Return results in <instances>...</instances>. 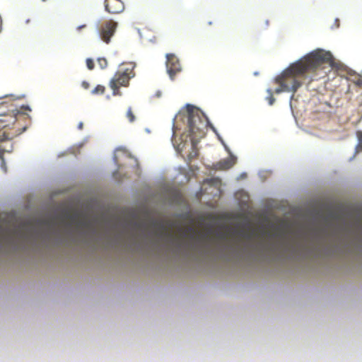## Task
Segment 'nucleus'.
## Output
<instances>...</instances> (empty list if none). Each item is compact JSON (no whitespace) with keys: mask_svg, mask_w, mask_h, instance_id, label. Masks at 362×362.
Returning <instances> with one entry per match:
<instances>
[{"mask_svg":"<svg viewBox=\"0 0 362 362\" xmlns=\"http://www.w3.org/2000/svg\"><path fill=\"white\" fill-rule=\"evenodd\" d=\"M332 62V55L329 52L323 49H316L305 55L283 71L281 76L275 78V83L285 87L286 92L296 93L306 79L305 74L313 75L308 80V83L317 80L318 72L322 71L325 64Z\"/></svg>","mask_w":362,"mask_h":362,"instance_id":"1","label":"nucleus"},{"mask_svg":"<svg viewBox=\"0 0 362 362\" xmlns=\"http://www.w3.org/2000/svg\"><path fill=\"white\" fill-rule=\"evenodd\" d=\"M188 113V129L192 146L205 136L209 120L204 114L192 105H187Z\"/></svg>","mask_w":362,"mask_h":362,"instance_id":"2","label":"nucleus"},{"mask_svg":"<svg viewBox=\"0 0 362 362\" xmlns=\"http://www.w3.org/2000/svg\"><path fill=\"white\" fill-rule=\"evenodd\" d=\"M129 76L124 74H121L117 71L112 78L110 81V87L112 90L114 95H119V88L121 86H127L129 85Z\"/></svg>","mask_w":362,"mask_h":362,"instance_id":"3","label":"nucleus"},{"mask_svg":"<svg viewBox=\"0 0 362 362\" xmlns=\"http://www.w3.org/2000/svg\"><path fill=\"white\" fill-rule=\"evenodd\" d=\"M166 68L168 74L171 79H174L175 76L180 73L182 67L177 57L173 54H168L166 55Z\"/></svg>","mask_w":362,"mask_h":362,"instance_id":"4","label":"nucleus"},{"mask_svg":"<svg viewBox=\"0 0 362 362\" xmlns=\"http://www.w3.org/2000/svg\"><path fill=\"white\" fill-rule=\"evenodd\" d=\"M117 28V23L113 21H107L105 22L100 29V36L105 42L109 43L111 37L114 35Z\"/></svg>","mask_w":362,"mask_h":362,"instance_id":"5","label":"nucleus"},{"mask_svg":"<svg viewBox=\"0 0 362 362\" xmlns=\"http://www.w3.org/2000/svg\"><path fill=\"white\" fill-rule=\"evenodd\" d=\"M21 114V112L17 109L12 110L10 113L0 112V116L2 117L0 119V122L4 124V127H8L10 124H15L18 119V116Z\"/></svg>","mask_w":362,"mask_h":362,"instance_id":"6","label":"nucleus"},{"mask_svg":"<svg viewBox=\"0 0 362 362\" xmlns=\"http://www.w3.org/2000/svg\"><path fill=\"white\" fill-rule=\"evenodd\" d=\"M105 9L110 13H119L124 10V4L120 0H106Z\"/></svg>","mask_w":362,"mask_h":362,"instance_id":"7","label":"nucleus"},{"mask_svg":"<svg viewBox=\"0 0 362 362\" xmlns=\"http://www.w3.org/2000/svg\"><path fill=\"white\" fill-rule=\"evenodd\" d=\"M200 233L197 232L194 228L189 227L181 233L182 238H189L191 240H195L198 238L203 237Z\"/></svg>","mask_w":362,"mask_h":362,"instance_id":"8","label":"nucleus"},{"mask_svg":"<svg viewBox=\"0 0 362 362\" xmlns=\"http://www.w3.org/2000/svg\"><path fill=\"white\" fill-rule=\"evenodd\" d=\"M234 165L233 159H224L214 164V169L216 170H225L230 168Z\"/></svg>","mask_w":362,"mask_h":362,"instance_id":"9","label":"nucleus"},{"mask_svg":"<svg viewBox=\"0 0 362 362\" xmlns=\"http://www.w3.org/2000/svg\"><path fill=\"white\" fill-rule=\"evenodd\" d=\"M68 221L70 224L77 223L79 227H82L85 225V223L82 220H79L78 217L76 214H65L62 218V221L65 222Z\"/></svg>","mask_w":362,"mask_h":362,"instance_id":"10","label":"nucleus"},{"mask_svg":"<svg viewBox=\"0 0 362 362\" xmlns=\"http://www.w3.org/2000/svg\"><path fill=\"white\" fill-rule=\"evenodd\" d=\"M117 71L119 73H121V74H124L126 76H128L129 79L134 77V74L133 73V66H132L131 65L129 66V67H127L125 69L120 68V69Z\"/></svg>","mask_w":362,"mask_h":362,"instance_id":"11","label":"nucleus"},{"mask_svg":"<svg viewBox=\"0 0 362 362\" xmlns=\"http://www.w3.org/2000/svg\"><path fill=\"white\" fill-rule=\"evenodd\" d=\"M105 91V87L102 85H98L93 90L92 94L93 95H102Z\"/></svg>","mask_w":362,"mask_h":362,"instance_id":"12","label":"nucleus"},{"mask_svg":"<svg viewBox=\"0 0 362 362\" xmlns=\"http://www.w3.org/2000/svg\"><path fill=\"white\" fill-rule=\"evenodd\" d=\"M351 81L358 86H362V76L359 74L352 75Z\"/></svg>","mask_w":362,"mask_h":362,"instance_id":"13","label":"nucleus"},{"mask_svg":"<svg viewBox=\"0 0 362 362\" xmlns=\"http://www.w3.org/2000/svg\"><path fill=\"white\" fill-rule=\"evenodd\" d=\"M127 117L128 118L130 122H133L135 121V116L133 113L132 107H129L127 112Z\"/></svg>","mask_w":362,"mask_h":362,"instance_id":"14","label":"nucleus"},{"mask_svg":"<svg viewBox=\"0 0 362 362\" xmlns=\"http://www.w3.org/2000/svg\"><path fill=\"white\" fill-rule=\"evenodd\" d=\"M98 64L101 69H105L107 66V62L105 58H98Z\"/></svg>","mask_w":362,"mask_h":362,"instance_id":"15","label":"nucleus"},{"mask_svg":"<svg viewBox=\"0 0 362 362\" xmlns=\"http://www.w3.org/2000/svg\"><path fill=\"white\" fill-rule=\"evenodd\" d=\"M268 93H269V95L267 97V100L269 101V104L270 105H272L275 101V98L273 96V93L271 90H268Z\"/></svg>","mask_w":362,"mask_h":362,"instance_id":"16","label":"nucleus"},{"mask_svg":"<svg viewBox=\"0 0 362 362\" xmlns=\"http://www.w3.org/2000/svg\"><path fill=\"white\" fill-rule=\"evenodd\" d=\"M86 66L88 69L92 70L94 68V62L91 59H86Z\"/></svg>","mask_w":362,"mask_h":362,"instance_id":"17","label":"nucleus"},{"mask_svg":"<svg viewBox=\"0 0 362 362\" xmlns=\"http://www.w3.org/2000/svg\"><path fill=\"white\" fill-rule=\"evenodd\" d=\"M160 228L162 233H164L165 235H166L169 237H173V233L170 232H168L163 225H160Z\"/></svg>","mask_w":362,"mask_h":362,"instance_id":"18","label":"nucleus"},{"mask_svg":"<svg viewBox=\"0 0 362 362\" xmlns=\"http://www.w3.org/2000/svg\"><path fill=\"white\" fill-rule=\"evenodd\" d=\"M285 87L283 86L282 85H279V87L276 88V90H274V93H276V94H279L281 92H286L285 91Z\"/></svg>","mask_w":362,"mask_h":362,"instance_id":"19","label":"nucleus"},{"mask_svg":"<svg viewBox=\"0 0 362 362\" xmlns=\"http://www.w3.org/2000/svg\"><path fill=\"white\" fill-rule=\"evenodd\" d=\"M8 233V231L6 230H4L1 226H0V238H3L6 235H7Z\"/></svg>","mask_w":362,"mask_h":362,"instance_id":"20","label":"nucleus"},{"mask_svg":"<svg viewBox=\"0 0 362 362\" xmlns=\"http://www.w3.org/2000/svg\"><path fill=\"white\" fill-rule=\"evenodd\" d=\"M81 86L84 89H88L90 87L89 83L85 81L82 82Z\"/></svg>","mask_w":362,"mask_h":362,"instance_id":"21","label":"nucleus"},{"mask_svg":"<svg viewBox=\"0 0 362 362\" xmlns=\"http://www.w3.org/2000/svg\"><path fill=\"white\" fill-rule=\"evenodd\" d=\"M83 128V124L82 122H79L78 124V129L79 130H82Z\"/></svg>","mask_w":362,"mask_h":362,"instance_id":"22","label":"nucleus"},{"mask_svg":"<svg viewBox=\"0 0 362 362\" xmlns=\"http://www.w3.org/2000/svg\"><path fill=\"white\" fill-rule=\"evenodd\" d=\"M22 109H25L28 111H31V109L28 106H22Z\"/></svg>","mask_w":362,"mask_h":362,"instance_id":"23","label":"nucleus"},{"mask_svg":"<svg viewBox=\"0 0 362 362\" xmlns=\"http://www.w3.org/2000/svg\"><path fill=\"white\" fill-rule=\"evenodd\" d=\"M85 27H86V25H80V26H78V27L77 28V29H78V30H80L81 29H82V28H85Z\"/></svg>","mask_w":362,"mask_h":362,"instance_id":"24","label":"nucleus"},{"mask_svg":"<svg viewBox=\"0 0 362 362\" xmlns=\"http://www.w3.org/2000/svg\"><path fill=\"white\" fill-rule=\"evenodd\" d=\"M360 144L362 146V135L359 137Z\"/></svg>","mask_w":362,"mask_h":362,"instance_id":"25","label":"nucleus"},{"mask_svg":"<svg viewBox=\"0 0 362 362\" xmlns=\"http://www.w3.org/2000/svg\"><path fill=\"white\" fill-rule=\"evenodd\" d=\"M208 24L211 25H212V22H211V21H209V22L208 23Z\"/></svg>","mask_w":362,"mask_h":362,"instance_id":"26","label":"nucleus"}]
</instances>
